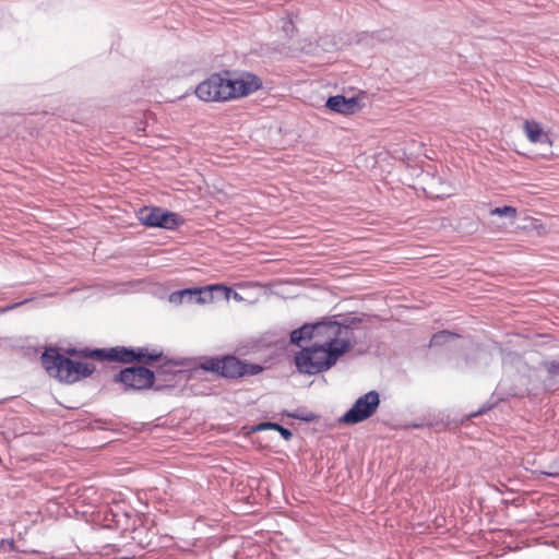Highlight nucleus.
I'll use <instances>...</instances> for the list:
<instances>
[{
    "instance_id": "obj_1",
    "label": "nucleus",
    "mask_w": 559,
    "mask_h": 559,
    "mask_svg": "<svg viewBox=\"0 0 559 559\" xmlns=\"http://www.w3.org/2000/svg\"><path fill=\"white\" fill-rule=\"evenodd\" d=\"M40 361L46 372L62 383H74L93 374L96 367L90 362L76 361L59 353L57 347H47Z\"/></svg>"
},
{
    "instance_id": "obj_2",
    "label": "nucleus",
    "mask_w": 559,
    "mask_h": 559,
    "mask_svg": "<svg viewBox=\"0 0 559 559\" xmlns=\"http://www.w3.org/2000/svg\"><path fill=\"white\" fill-rule=\"evenodd\" d=\"M329 348L312 343L295 354L294 364L301 374L316 376L332 369L334 361L328 360Z\"/></svg>"
},
{
    "instance_id": "obj_3",
    "label": "nucleus",
    "mask_w": 559,
    "mask_h": 559,
    "mask_svg": "<svg viewBox=\"0 0 559 559\" xmlns=\"http://www.w3.org/2000/svg\"><path fill=\"white\" fill-rule=\"evenodd\" d=\"M231 70H222L209 75L194 90L195 96L205 103H226L231 100L229 95Z\"/></svg>"
},
{
    "instance_id": "obj_4",
    "label": "nucleus",
    "mask_w": 559,
    "mask_h": 559,
    "mask_svg": "<svg viewBox=\"0 0 559 559\" xmlns=\"http://www.w3.org/2000/svg\"><path fill=\"white\" fill-rule=\"evenodd\" d=\"M156 373L141 365H133L122 368L118 373L114 376V382L123 385V391H143L153 389L159 391L162 385L155 384Z\"/></svg>"
},
{
    "instance_id": "obj_5",
    "label": "nucleus",
    "mask_w": 559,
    "mask_h": 559,
    "mask_svg": "<svg viewBox=\"0 0 559 559\" xmlns=\"http://www.w3.org/2000/svg\"><path fill=\"white\" fill-rule=\"evenodd\" d=\"M136 217L147 228L176 230L185 223L178 213L160 206H143L136 212Z\"/></svg>"
},
{
    "instance_id": "obj_6",
    "label": "nucleus",
    "mask_w": 559,
    "mask_h": 559,
    "mask_svg": "<svg viewBox=\"0 0 559 559\" xmlns=\"http://www.w3.org/2000/svg\"><path fill=\"white\" fill-rule=\"evenodd\" d=\"M380 394L371 390L360 395L338 419L344 425H357L372 417L380 406Z\"/></svg>"
},
{
    "instance_id": "obj_7",
    "label": "nucleus",
    "mask_w": 559,
    "mask_h": 559,
    "mask_svg": "<svg viewBox=\"0 0 559 559\" xmlns=\"http://www.w3.org/2000/svg\"><path fill=\"white\" fill-rule=\"evenodd\" d=\"M200 368L226 379H239L243 377L241 371L242 360L235 355L203 357Z\"/></svg>"
},
{
    "instance_id": "obj_8",
    "label": "nucleus",
    "mask_w": 559,
    "mask_h": 559,
    "mask_svg": "<svg viewBox=\"0 0 559 559\" xmlns=\"http://www.w3.org/2000/svg\"><path fill=\"white\" fill-rule=\"evenodd\" d=\"M263 85L262 79L249 71H242L239 74H230L229 95L231 99H238L251 95L259 91Z\"/></svg>"
},
{
    "instance_id": "obj_9",
    "label": "nucleus",
    "mask_w": 559,
    "mask_h": 559,
    "mask_svg": "<svg viewBox=\"0 0 559 559\" xmlns=\"http://www.w3.org/2000/svg\"><path fill=\"white\" fill-rule=\"evenodd\" d=\"M312 334H313V343L321 345L323 347H328V344L331 343V340L335 335H340L341 326L338 324V316H330L323 317L321 320L311 322Z\"/></svg>"
},
{
    "instance_id": "obj_10",
    "label": "nucleus",
    "mask_w": 559,
    "mask_h": 559,
    "mask_svg": "<svg viewBox=\"0 0 559 559\" xmlns=\"http://www.w3.org/2000/svg\"><path fill=\"white\" fill-rule=\"evenodd\" d=\"M325 106L331 111L342 115L355 114L361 108L357 97H345L344 95L330 96Z\"/></svg>"
},
{
    "instance_id": "obj_11",
    "label": "nucleus",
    "mask_w": 559,
    "mask_h": 559,
    "mask_svg": "<svg viewBox=\"0 0 559 559\" xmlns=\"http://www.w3.org/2000/svg\"><path fill=\"white\" fill-rule=\"evenodd\" d=\"M357 343V338L341 337L340 335H335L331 340V343L328 344V360H333L334 365H336L340 358L343 357L346 353H348L353 347H355Z\"/></svg>"
},
{
    "instance_id": "obj_12",
    "label": "nucleus",
    "mask_w": 559,
    "mask_h": 559,
    "mask_svg": "<svg viewBox=\"0 0 559 559\" xmlns=\"http://www.w3.org/2000/svg\"><path fill=\"white\" fill-rule=\"evenodd\" d=\"M523 130L531 143L534 144H548L551 145L552 141L548 132H546L539 122L533 119H527L523 123Z\"/></svg>"
},
{
    "instance_id": "obj_13",
    "label": "nucleus",
    "mask_w": 559,
    "mask_h": 559,
    "mask_svg": "<svg viewBox=\"0 0 559 559\" xmlns=\"http://www.w3.org/2000/svg\"><path fill=\"white\" fill-rule=\"evenodd\" d=\"M546 372L543 379V388L547 392H555L559 390V360H543L539 364Z\"/></svg>"
},
{
    "instance_id": "obj_14",
    "label": "nucleus",
    "mask_w": 559,
    "mask_h": 559,
    "mask_svg": "<svg viewBox=\"0 0 559 559\" xmlns=\"http://www.w3.org/2000/svg\"><path fill=\"white\" fill-rule=\"evenodd\" d=\"M163 349L150 348L147 346L133 347L132 364H142L143 366H152L163 358Z\"/></svg>"
},
{
    "instance_id": "obj_15",
    "label": "nucleus",
    "mask_w": 559,
    "mask_h": 559,
    "mask_svg": "<svg viewBox=\"0 0 559 559\" xmlns=\"http://www.w3.org/2000/svg\"><path fill=\"white\" fill-rule=\"evenodd\" d=\"M199 290L195 296V304H206L214 299V293H221L225 299H229L231 288L222 284H213L207 286L195 287Z\"/></svg>"
},
{
    "instance_id": "obj_16",
    "label": "nucleus",
    "mask_w": 559,
    "mask_h": 559,
    "mask_svg": "<svg viewBox=\"0 0 559 559\" xmlns=\"http://www.w3.org/2000/svg\"><path fill=\"white\" fill-rule=\"evenodd\" d=\"M133 347L114 346L104 348V361L132 364Z\"/></svg>"
},
{
    "instance_id": "obj_17",
    "label": "nucleus",
    "mask_w": 559,
    "mask_h": 559,
    "mask_svg": "<svg viewBox=\"0 0 559 559\" xmlns=\"http://www.w3.org/2000/svg\"><path fill=\"white\" fill-rule=\"evenodd\" d=\"M337 316H338V324L345 325V326H341L340 336L357 338L355 335V330H359L361 328L364 317L344 316V314H337Z\"/></svg>"
},
{
    "instance_id": "obj_18",
    "label": "nucleus",
    "mask_w": 559,
    "mask_h": 559,
    "mask_svg": "<svg viewBox=\"0 0 559 559\" xmlns=\"http://www.w3.org/2000/svg\"><path fill=\"white\" fill-rule=\"evenodd\" d=\"M311 326V322H306L301 326L294 329L289 334L290 344L301 348V342L313 341Z\"/></svg>"
},
{
    "instance_id": "obj_19",
    "label": "nucleus",
    "mask_w": 559,
    "mask_h": 559,
    "mask_svg": "<svg viewBox=\"0 0 559 559\" xmlns=\"http://www.w3.org/2000/svg\"><path fill=\"white\" fill-rule=\"evenodd\" d=\"M199 290H195V287H189L173 292L169 295V302L174 305H182V304H195V296Z\"/></svg>"
},
{
    "instance_id": "obj_20",
    "label": "nucleus",
    "mask_w": 559,
    "mask_h": 559,
    "mask_svg": "<svg viewBox=\"0 0 559 559\" xmlns=\"http://www.w3.org/2000/svg\"><path fill=\"white\" fill-rule=\"evenodd\" d=\"M281 415L286 416L288 418L299 419L305 423H312V421H317L319 419V415H317L316 413L307 412V411L300 409V408L293 411V412L288 411V409H283Z\"/></svg>"
},
{
    "instance_id": "obj_21",
    "label": "nucleus",
    "mask_w": 559,
    "mask_h": 559,
    "mask_svg": "<svg viewBox=\"0 0 559 559\" xmlns=\"http://www.w3.org/2000/svg\"><path fill=\"white\" fill-rule=\"evenodd\" d=\"M460 335L448 330H442L436 332L429 342L430 347L443 346L452 340L459 337Z\"/></svg>"
},
{
    "instance_id": "obj_22",
    "label": "nucleus",
    "mask_w": 559,
    "mask_h": 559,
    "mask_svg": "<svg viewBox=\"0 0 559 559\" xmlns=\"http://www.w3.org/2000/svg\"><path fill=\"white\" fill-rule=\"evenodd\" d=\"M490 215L499 217H508L514 221L518 215V210L512 205L498 206L490 210Z\"/></svg>"
},
{
    "instance_id": "obj_23",
    "label": "nucleus",
    "mask_w": 559,
    "mask_h": 559,
    "mask_svg": "<svg viewBox=\"0 0 559 559\" xmlns=\"http://www.w3.org/2000/svg\"><path fill=\"white\" fill-rule=\"evenodd\" d=\"M79 357L104 361V348H79Z\"/></svg>"
},
{
    "instance_id": "obj_24",
    "label": "nucleus",
    "mask_w": 559,
    "mask_h": 559,
    "mask_svg": "<svg viewBox=\"0 0 559 559\" xmlns=\"http://www.w3.org/2000/svg\"><path fill=\"white\" fill-rule=\"evenodd\" d=\"M112 522L115 523L116 528H121L123 531L128 530L129 515L128 513H112Z\"/></svg>"
},
{
    "instance_id": "obj_25",
    "label": "nucleus",
    "mask_w": 559,
    "mask_h": 559,
    "mask_svg": "<svg viewBox=\"0 0 559 559\" xmlns=\"http://www.w3.org/2000/svg\"><path fill=\"white\" fill-rule=\"evenodd\" d=\"M242 366H243V368H241V371H243V377L245 376H255L263 371V367L259 364H250V362L242 361Z\"/></svg>"
},
{
    "instance_id": "obj_26",
    "label": "nucleus",
    "mask_w": 559,
    "mask_h": 559,
    "mask_svg": "<svg viewBox=\"0 0 559 559\" xmlns=\"http://www.w3.org/2000/svg\"><path fill=\"white\" fill-rule=\"evenodd\" d=\"M496 405H497L496 401H493V402L488 401L485 404H483L476 412L471 413L468 417L474 418V417L484 415L487 412H489L490 409H492Z\"/></svg>"
},
{
    "instance_id": "obj_27",
    "label": "nucleus",
    "mask_w": 559,
    "mask_h": 559,
    "mask_svg": "<svg viewBox=\"0 0 559 559\" xmlns=\"http://www.w3.org/2000/svg\"><path fill=\"white\" fill-rule=\"evenodd\" d=\"M496 405H497L496 401H493V402L488 401L485 404H483L476 412L471 413L468 417L474 418V417L484 415L487 412H489L490 409H492Z\"/></svg>"
},
{
    "instance_id": "obj_28",
    "label": "nucleus",
    "mask_w": 559,
    "mask_h": 559,
    "mask_svg": "<svg viewBox=\"0 0 559 559\" xmlns=\"http://www.w3.org/2000/svg\"><path fill=\"white\" fill-rule=\"evenodd\" d=\"M275 431H277L281 435V437L286 441H289L293 437L292 430L282 426L281 424L277 425V429Z\"/></svg>"
},
{
    "instance_id": "obj_29",
    "label": "nucleus",
    "mask_w": 559,
    "mask_h": 559,
    "mask_svg": "<svg viewBox=\"0 0 559 559\" xmlns=\"http://www.w3.org/2000/svg\"><path fill=\"white\" fill-rule=\"evenodd\" d=\"M5 546L8 547L9 551L15 550V543L13 539H5V538L0 539V550Z\"/></svg>"
},
{
    "instance_id": "obj_30",
    "label": "nucleus",
    "mask_w": 559,
    "mask_h": 559,
    "mask_svg": "<svg viewBox=\"0 0 559 559\" xmlns=\"http://www.w3.org/2000/svg\"><path fill=\"white\" fill-rule=\"evenodd\" d=\"M278 423L274 421H261L259 423V427L263 430H276Z\"/></svg>"
},
{
    "instance_id": "obj_31",
    "label": "nucleus",
    "mask_w": 559,
    "mask_h": 559,
    "mask_svg": "<svg viewBox=\"0 0 559 559\" xmlns=\"http://www.w3.org/2000/svg\"><path fill=\"white\" fill-rule=\"evenodd\" d=\"M31 300H32V298H26V299H24L23 301L15 302V304H12V305H10V306H7L3 310H4V311H8V310L15 309V308H17V307H20V306H22V305H24V304H27V302H28V301H31Z\"/></svg>"
},
{
    "instance_id": "obj_32",
    "label": "nucleus",
    "mask_w": 559,
    "mask_h": 559,
    "mask_svg": "<svg viewBox=\"0 0 559 559\" xmlns=\"http://www.w3.org/2000/svg\"><path fill=\"white\" fill-rule=\"evenodd\" d=\"M543 475L550 476V477H557L559 476L558 469H549V471H540Z\"/></svg>"
},
{
    "instance_id": "obj_33",
    "label": "nucleus",
    "mask_w": 559,
    "mask_h": 559,
    "mask_svg": "<svg viewBox=\"0 0 559 559\" xmlns=\"http://www.w3.org/2000/svg\"><path fill=\"white\" fill-rule=\"evenodd\" d=\"M66 353L69 355V356H72V357H79V348L76 347H70L66 350Z\"/></svg>"
},
{
    "instance_id": "obj_34",
    "label": "nucleus",
    "mask_w": 559,
    "mask_h": 559,
    "mask_svg": "<svg viewBox=\"0 0 559 559\" xmlns=\"http://www.w3.org/2000/svg\"><path fill=\"white\" fill-rule=\"evenodd\" d=\"M262 431V428L259 427V424L251 426L248 430V433H255Z\"/></svg>"
},
{
    "instance_id": "obj_35",
    "label": "nucleus",
    "mask_w": 559,
    "mask_h": 559,
    "mask_svg": "<svg viewBox=\"0 0 559 559\" xmlns=\"http://www.w3.org/2000/svg\"><path fill=\"white\" fill-rule=\"evenodd\" d=\"M156 372H157L158 374L163 373V374H166V376H170V377H173V378L175 377V373H174V372H168V371H166L165 369H162V370L157 369V371H156Z\"/></svg>"
},
{
    "instance_id": "obj_36",
    "label": "nucleus",
    "mask_w": 559,
    "mask_h": 559,
    "mask_svg": "<svg viewBox=\"0 0 559 559\" xmlns=\"http://www.w3.org/2000/svg\"><path fill=\"white\" fill-rule=\"evenodd\" d=\"M231 294H233V298H234L235 300H241V299H242V297H241L237 292H234L233 289H231L230 295H231Z\"/></svg>"
},
{
    "instance_id": "obj_37",
    "label": "nucleus",
    "mask_w": 559,
    "mask_h": 559,
    "mask_svg": "<svg viewBox=\"0 0 559 559\" xmlns=\"http://www.w3.org/2000/svg\"><path fill=\"white\" fill-rule=\"evenodd\" d=\"M289 27H290V28H294V24H293V22H292V21H288L287 23H285V25H284V29H285V32H287V29H289Z\"/></svg>"
},
{
    "instance_id": "obj_38",
    "label": "nucleus",
    "mask_w": 559,
    "mask_h": 559,
    "mask_svg": "<svg viewBox=\"0 0 559 559\" xmlns=\"http://www.w3.org/2000/svg\"><path fill=\"white\" fill-rule=\"evenodd\" d=\"M4 400H0V404L3 402Z\"/></svg>"
}]
</instances>
